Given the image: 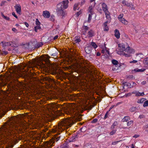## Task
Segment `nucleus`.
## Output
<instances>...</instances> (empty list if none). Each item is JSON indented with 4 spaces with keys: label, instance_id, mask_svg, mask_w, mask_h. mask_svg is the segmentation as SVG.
<instances>
[{
    "label": "nucleus",
    "instance_id": "obj_46",
    "mask_svg": "<svg viewBox=\"0 0 148 148\" xmlns=\"http://www.w3.org/2000/svg\"><path fill=\"white\" fill-rule=\"evenodd\" d=\"M133 76L132 75H130L128 76H127V78L128 79H130L132 78H133Z\"/></svg>",
    "mask_w": 148,
    "mask_h": 148
},
{
    "label": "nucleus",
    "instance_id": "obj_63",
    "mask_svg": "<svg viewBox=\"0 0 148 148\" xmlns=\"http://www.w3.org/2000/svg\"><path fill=\"white\" fill-rule=\"evenodd\" d=\"M12 30L14 32H16L17 31V30L15 28H13L12 29Z\"/></svg>",
    "mask_w": 148,
    "mask_h": 148
},
{
    "label": "nucleus",
    "instance_id": "obj_2",
    "mask_svg": "<svg viewBox=\"0 0 148 148\" xmlns=\"http://www.w3.org/2000/svg\"><path fill=\"white\" fill-rule=\"evenodd\" d=\"M68 0H65L57 5L56 12L58 16L62 17L64 16L66 13L64 11V10L68 8Z\"/></svg>",
    "mask_w": 148,
    "mask_h": 148
},
{
    "label": "nucleus",
    "instance_id": "obj_40",
    "mask_svg": "<svg viewBox=\"0 0 148 148\" xmlns=\"http://www.w3.org/2000/svg\"><path fill=\"white\" fill-rule=\"evenodd\" d=\"M123 14H120L118 17V19L119 18H121V19H123L122 18L123 17Z\"/></svg>",
    "mask_w": 148,
    "mask_h": 148
},
{
    "label": "nucleus",
    "instance_id": "obj_30",
    "mask_svg": "<svg viewBox=\"0 0 148 148\" xmlns=\"http://www.w3.org/2000/svg\"><path fill=\"white\" fill-rule=\"evenodd\" d=\"M1 16L3 17L5 19V20H8V21L9 20H10L9 17H8V16H5L4 15V14L3 13H1Z\"/></svg>",
    "mask_w": 148,
    "mask_h": 148
},
{
    "label": "nucleus",
    "instance_id": "obj_1",
    "mask_svg": "<svg viewBox=\"0 0 148 148\" xmlns=\"http://www.w3.org/2000/svg\"><path fill=\"white\" fill-rule=\"evenodd\" d=\"M76 114L75 113V115L73 120L70 119L63 120L62 121V126L64 127L65 128L68 129L74 123L75 121H81L82 120L81 115L79 114Z\"/></svg>",
    "mask_w": 148,
    "mask_h": 148
},
{
    "label": "nucleus",
    "instance_id": "obj_13",
    "mask_svg": "<svg viewBox=\"0 0 148 148\" xmlns=\"http://www.w3.org/2000/svg\"><path fill=\"white\" fill-rule=\"evenodd\" d=\"M50 13L47 11H44L43 12V15L44 17L49 18L50 16Z\"/></svg>",
    "mask_w": 148,
    "mask_h": 148
},
{
    "label": "nucleus",
    "instance_id": "obj_28",
    "mask_svg": "<svg viewBox=\"0 0 148 148\" xmlns=\"http://www.w3.org/2000/svg\"><path fill=\"white\" fill-rule=\"evenodd\" d=\"M60 136H59V137L56 138L55 137L53 138V140H52L51 141V143H54L55 142L54 140H56V141H57L58 140H59L60 139Z\"/></svg>",
    "mask_w": 148,
    "mask_h": 148
},
{
    "label": "nucleus",
    "instance_id": "obj_21",
    "mask_svg": "<svg viewBox=\"0 0 148 148\" xmlns=\"http://www.w3.org/2000/svg\"><path fill=\"white\" fill-rule=\"evenodd\" d=\"M143 62L144 64L148 66V57L144 58Z\"/></svg>",
    "mask_w": 148,
    "mask_h": 148
},
{
    "label": "nucleus",
    "instance_id": "obj_5",
    "mask_svg": "<svg viewBox=\"0 0 148 148\" xmlns=\"http://www.w3.org/2000/svg\"><path fill=\"white\" fill-rule=\"evenodd\" d=\"M40 22L39 21L38 19H36V25L34 27V30L36 32H38V30L40 29H41L40 26Z\"/></svg>",
    "mask_w": 148,
    "mask_h": 148
},
{
    "label": "nucleus",
    "instance_id": "obj_32",
    "mask_svg": "<svg viewBox=\"0 0 148 148\" xmlns=\"http://www.w3.org/2000/svg\"><path fill=\"white\" fill-rule=\"evenodd\" d=\"M121 104L120 102H119L117 104H116V105H114L112 106L110 108L109 111H110L111 109H112L114 107V106L116 107L119 104Z\"/></svg>",
    "mask_w": 148,
    "mask_h": 148
},
{
    "label": "nucleus",
    "instance_id": "obj_4",
    "mask_svg": "<svg viewBox=\"0 0 148 148\" xmlns=\"http://www.w3.org/2000/svg\"><path fill=\"white\" fill-rule=\"evenodd\" d=\"M118 46L119 48V49L121 51H125V52H127L130 48V47L128 46L127 48L125 49V45L122 43L119 44Z\"/></svg>",
    "mask_w": 148,
    "mask_h": 148
},
{
    "label": "nucleus",
    "instance_id": "obj_14",
    "mask_svg": "<svg viewBox=\"0 0 148 148\" xmlns=\"http://www.w3.org/2000/svg\"><path fill=\"white\" fill-rule=\"evenodd\" d=\"M34 75V74L29 72H26L24 73V76L26 77H31Z\"/></svg>",
    "mask_w": 148,
    "mask_h": 148
},
{
    "label": "nucleus",
    "instance_id": "obj_50",
    "mask_svg": "<svg viewBox=\"0 0 148 148\" xmlns=\"http://www.w3.org/2000/svg\"><path fill=\"white\" fill-rule=\"evenodd\" d=\"M12 14L16 18H18V16L16 15L15 13L14 12H13L12 13Z\"/></svg>",
    "mask_w": 148,
    "mask_h": 148
},
{
    "label": "nucleus",
    "instance_id": "obj_54",
    "mask_svg": "<svg viewBox=\"0 0 148 148\" xmlns=\"http://www.w3.org/2000/svg\"><path fill=\"white\" fill-rule=\"evenodd\" d=\"M81 12L80 11H79L76 14V16L77 17H78L79 16L80 14H81Z\"/></svg>",
    "mask_w": 148,
    "mask_h": 148
},
{
    "label": "nucleus",
    "instance_id": "obj_56",
    "mask_svg": "<svg viewBox=\"0 0 148 148\" xmlns=\"http://www.w3.org/2000/svg\"><path fill=\"white\" fill-rule=\"evenodd\" d=\"M97 10L101 14L102 13V10L101 8H97Z\"/></svg>",
    "mask_w": 148,
    "mask_h": 148
},
{
    "label": "nucleus",
    "instance_id": "obj_8",
    "mask_svg": "<svg viewBox=\"0 0 148 148\" xmlns=\"http://www.w3.org/2000/svg\"><path fill=\"white\" fill-rule=\"evenodd\" d=\"M47 67H46V66L45 65L43 64V66L45 67L46 68H47V69H49L50 70H54V69L53 66L49 62L47 64Z\"/></svg>",
    "mask_w": 148,
    "mask_h": 148
},
{
    "label": "nucleus",
    "instance_id": "obj_29",
    "mask_svg": "<svg viewBox=\"0 0 148 148\" xmlns=\"http://www.w3.org/2000/svg\"><path fill=\"white\" fill-rule=\"evenodd\" d=\"M91 45L95 49L97 47V45H96V44L95 42H91Z\"/></svg>",
    "mask_w": 148,
    "mask_h": 148
},
{
    "label": "nucleus",
    "instance_id": "obj_55",
    "mask_svg": "<svg viewBox=\"0 0 148 148\" xmlns=\"http://www.w3.org/2000/svg\"><path fill=\"white\" fill-rule=\"evenodd\" d=\"M75 42L76 43H79V42H80L81 40L80 39H76L75 40Z\"/></svg>",
    "mask_w": 148,
    "mask_h": 148
},
{
    "label": "nucleus",
    "instance_id": "obj_31",
    "mask_svg": "<svg viewBox=\"0 0 148 148\" xmlns=\"http://www.w3.org/2000/svg\"><path fill=\"white\" fill-rule=\"evenodd\" d=\"M67 145L66 143H64L61 146V148H67Z\"/></svg>",
    "mask_w": 148,
    "mask_h": 148
},
{
    "label": "nucleus",
    "instance_id": "obj_33",
    "mask_svg": "<svg viewBox=\"0 0 148 148\" xmlns=\"http://www.w3.org/2000/svg\"><path fill=\"white\" fill-rule=\"evenodd\" d=\"M147 106H148V100H146L144 102L143 106L145 107Z\"/></svg>",
    "mask_w": 148,
    "mask_h": 148
},
{
    "label": "nucleus",
    "instance_id": "obj_48",
    "mask_svg": "<svg viewBox=\"0 0 148 148\" xmlns=\"http://www.w3.org/2000/svg\"><path fill=\"white\" fill-rule=\"evenodd\" d=\"M108 112H106V113L104 117V119H106L108 117Z\"/></svg>",
    "mask_w": 148,
    "mask_h": 148
},
{
    "label": "nucleus",
    "instance_id": "obj_22",
    "mask_svg": "<svg viewBox=\"0 0 148 148\" xmlns=\"http://www.w3.org/2000/svg\"><path fill=\"white\" fill-rule=\"evenodd\" d=\"M77 136V135L75 134L74 136H73L69 139L70 142H73L75 141V139Z\"/></svg>",
    "mask_w": 148,
    "mask_h": 148
},
{
    "label": "nucleus",
    "instance_id": "obj_9",
    "mask_svg": "<svg viewBox=\"0 0 148 148\" xmlns=\"http://www.w3.org/2000/svg\"><path fill=\"white\" fill-rule=\"evenodd\" d=\"M106 16L107 20L106 21H109V22H110L111 20V18L110 16V13L108 11L104 12Z\"/></svg>",
    "mask_w": 148,
    "mask_h": 148
},
{
    "label": "nucleus",
    "instance_id": "obj_51",
    "mask_svg": "<svg viewBox=\"0 0 148 148\" xmlns=\"http://www.w3.org/2000/svg\"><path fill=\"white\" fill-rule=\"evenodd\" d=\"M137 61L136 60H133V61H130V63H137Z\"/></svg>",
    "mask_w": 148,
    "mask_h": 148
},
{
    "label": "nucleus",
    "instance_id": "obj_23",
    "mask_svg": "<svg viewBox=\"0 0 148 148\" xmlns=\"http://www.w3.org/2000/svg\"><path fill=\"white\" fill-rule=\"evenodd\" d=\"M5 113V112L3 110L0 109V118L3 116Z\"/></svg>",
    "mask_w": 148,
    "mask_h": 148
},
{
    "label": "nucleus",
    "instance_id": "obj_52",
    "mask_svg": "<svg viewBox=\"0 0 148 148\" xmlns=\"http://www.w3.org/2000/svg\"><path fill=\"white\" fill-rule=\"evenodd\" d=\"M131 5L132 6H130V7L131 8V10H134L135 9L134 7V5H133L132 4H131Z\"/></svg>",
    "mask_w": 148,
    "mask_h": 148
},
{
    "label": "nucleus",
    "instance_id": "obj_12",
    "mask_svg": "<svg viewBox=\"0 0 148 148\" xmlns=\"http://www.w3.org/2000/svg\"><path fill=\"white\" fill-rule=\"evenodd\" d=\"M114 36L117 39H119L120 37V34L119 30L117 29H116L114 30Z\"/></svg>",
    "mask_w": 148,
    "mask_h": 148
},
{
    "label": "nucleus",
    "instance_id": "obj_53",
    "mask_svg": "<svg viewBox=\"0 0 148 148\" xmlns=\"http://www.w3.org/2000/svg\"><path fill=\"white\" fill-rule=\"evenodd\" d=\"M120 141H116V142H113V143H112V145H116Z\"/></svg>",
    "mask_w": 148,
    "mask_h": 148
},
{
    "label": "nucleus",
    "instance_id": "obj_27",
    "mask_svg": "<svg viewBox=\"0 0 148 148\" xmlns=\"http://www.w3.org/2000/svg\"><path fill=\"white\" fill-rule=\"evenodd\" d=\"M145 70V69H134V71H135V72H143Z\"/></svg>",
    "mask_w": 148,
    "mask_h": 148
},
{
    "label": "nucleus",
    "instance_id": "obj_18",
    "mask_svg": "<svg viewBox=\"0 0 148 148\" xmlns=\"http://www.w3.org/2000/svg\"><path fill=\"white\" fill-rule=\"evenodd\" d=\"M94 32L92 30H90L88 32V34L90 37H92L94 36Z\"/></svg>",
    "mask_w": 148,
    "mask_h": 148
},
{
    "label": "nucleus",
    "instance_id": "obj_20",
    "mask_svg": "<svg viewBox=\"0 0 148 148\" xmlns=\"http://www.w3.org/2000/svg\"><path fill=\"white\" fill-rule=\"evenodd\" d=\"M121 65L119 64V65H116L113 66L112 69L114 71L118 69L120 67Z\"/></svg>",
    "mask_w": 148,
    "mask_h": 148
},
{
    "label": "nucleus",
    "instance_id": "obj_44",
    "mask_svg": "<svg viewBox=\"0 0 148 148\" xmlns=\"http://www.w3.org/2000/svg\"><path fill=\"white\" fill-rule=\"evenodd\" d=\"M83 28L86 30L87 31L89 29V27L87 26H84L83 27Z\"/></svg>",
    "mask_w": 148,
    "mask_h": 148
},
{
    "label": "nucleus",
    "instance_id": "obj_57",
    "mask_svg": "<svg viewBox=\"0 0 148 148\" xmlns=\"http://www.w3.org/2000/svg\"><path fill=\"white\" fill-rule=\"evenodd\" d=\"M127 3L126 1L125 0L123 1L122 2V4L124 5H126Z\"/></svg>",
    "mask_w": 148,
    "mask_h": 148
},
{
    "label": "nucleus",
    "instance_id": "obj_45",
    "mask_svg": "<svg viewBox=\"0 0 148 148\" xmlns=\"http://www.w3.org/2000/svg\"><path fill=\"white\" fill-rule=\"evenodd\" d=\"M97 121V119H94L91 122L92 123H96Z\"/></svg>",
    "mask_w": 148,
    "mask_h": 148
},
{
    "label": "nucleus",
    "instance_id": "obj_47",
    "mask_svg": "<svg viewBox=\"0 0 148 148\" xmlns=\"http://www.w3.org/2000/svg\"><path fill=\"white\" fill-rule=\"evenodd\" d=\"M89 12L90 14H92V8L91 7H90L89 8Z\"/></svg>",
    "mask_w": 148,
    "mask_h": 148
},
{
    "label": "nucleus",
    "instance_id": "obj_35",
    "mask_svg": "<svg viewBox=\"0 0 148 148\" xmlns=\"http://www.w3.org/2000/svg\"><path fill=\"white\" fill-rule=\"evenodd\" d=\"M10 42H5L3 44V45L5 46H12V45L10 43Z\"/></svg>",
    "mask_w": 148,
    "mask_h": 148
},
{
    "label": "nucleus",
    "instance_id": "obj_19",
    "mask_svg": "<svg viewBox=\"0 0 148 148\" xmlns=\"http://www.w3.org/2000/svg\"><path fill=\"white\" fill-rule=\"evenodd\" d=\"M130 119V117L129 116H125L122 119L123 122H127Z\"/></svg>",
    "mask_w": 148,
    "mask_h": 148
},
{
    "label": "nucleus",
    "instance_id": "obj_38",
    "mask_svg": "<svg viewBox=\"0 0 148 148\" xmlns=\"http://www.w3.org/2000/svg\"><path fill=\"white\" fill-rule=\"evenodd\" d=\"M116 122H114L112 125L111 128L112 129H114L115 127V126H116Z\"/></svg>",
    "mask_w": 148,
    "mask_h": 148
},
{
    "label": "nucleus",
    "instance_id": "obj_36",
    "mask_svg": "<svg viewBox=\"0 0 148 148\" xmlns=\"http://www.w3.org/2000/svg\"><path fill=\"white\" fill-rule=\"evenodd\" d=\"M91 14H89L88 17V22H90V21H91L92 18V16L91 15Z\"/></svg>",
    "mask_w": 148,
    "mask_h": 148
},
{
    "label": "nucleus",
    "instance_id": "obj_6",
    "mask_svg": "<svg viewBox=\"0 0 148 148\" xmlns=\"http://www.w3.org/2000/svg\"><path fill=\"white\" fill-rule=\"evenodd\" d=\"M109 21H106L103 24L102 26H103V30L105 31H108L109 30V28L107 24L109 23Z\"/></svg>",
    "mask_w": 148,
    "mask_h": 148
},
{
    "label": "nucleus",
    "instance_id": "obj_26",
    "mask_svg": "<svg viewBox=\"0 0 148 148\" xmlns=\"http://www.w3.org/2000/svg\"><path fill=\"white\" fill-rule=\"evenodd\" d=\"M112 63L115 66L116 65H118L119 64H118V62L117 60H112Z\"/></svg>",
    "mask_w": 148,
    "mask_h": 148
},
{
    "label": "nucleus",
    "instance_id": "obj_34",
    "mask_svg": "<svg viewBox=\"0 0 148 148\" xmlns=\"http://www.w3.org/2000/svg\"><path fill=\"white\" fill-rule=\"evenodd\" d=\"M133 121L132 120L128 121L127 123V125L128 126H130L133 123Z\"/></svg>",
    "mask_w": 148,
    "mask_h": 148
},
{
    "label": "nucleus",
    "instance_id": "obj_24",
    "mask_svg": "<svg viewBox=\"0 0 148 148\" xmlns=\"http://www.w3.org/2000/svg\"><path fill=\"white\" fill-rule=\"evenodd\" d=\"M146 99L143 98L138 99L137 101V102L138 103H142Z\"/></svg>",
    "mask_w": 148,
    "mask_h": 148
},
{
    "label": "nucleus",
    "instance_id": "obj_62",
    "mask_svg": "<svg viewBox=\"0 0 148 148\" xmlns=\"http://www.w3.org/2000/svg\"><path fill=\"white\" fill-rule=\"evenodd\" d=\"M146 81H143L141 82L142 84L143 85L145 84H146Z\"/></svg>",
    "mask_w": 148,
    "mask_h": 148
},
{
    "label": "nucleus",
    "instance_id": "obj_25",
    "mask_svg": "<svg viewBox=\"0 0 148 148\" xmlns=\"http://www.w3.org/2000/svg\"><path fill=\"white\" fill-rule=\"evenodd\" d=\"M136 110V107L132 106L130 108L129 110L131 112H134Z\"/></svg>",
    "mask_w": 148,
    "mask_h": 148
},
{
    "label": "nucleus",
    "instance_id": "obj_43",
    "mask_svg": "<svg viewBox=\"0 0 148 148\" xmlns=\"http://www.w3.org/2000/svg\"><path fill=\"white\" fill-rule=\"evenodd\" d=\"M121 22L125 25H126L127 23V21L125 19L123 20V21Z\"/></svg>",
    "mask_w": 148,
    "mask_h": 148
},
{
    "label": "nucleus",
    "instance_id": "obj_3",
    "mask_svg": "<svg viewBox=\"0 0 148 148\" xmlns=\"http://www.w3.org/2000/svg\"><path fill=\"white\" fill-rule=\"evenodd\" d=\"M11 129L9 125L6 124L0 129V134L5 135H10L12 134Z\"/></svg>",
    "mask_w": 148,
    "mask_h": 148
},
{
    "label": "nucleus",
    "instance_id": "obj_15",
    "mask_svg": "<svg viewBox=\"0 0 148 148\" xmlns=\"http://www.w3.org/2000/svg\"><path fill=\"white\" fill-rule=\"evenodd\" d=\"M133 93L135 94L136 96L137 97L140 96H143L144 95V92L140 93L139 92H133Z\"/></svg>",
    "mask_w": 148,
    "mask_h": 148
},
{
    "label": "nucleus",
    "instance_id": "obj_41",
    "mask_svg": "<svg viewBox=\"0 0 148 148\" xmlns=\"http://www.w3.org/2000/svg\"><path fill=\"white\" fill-rule=\"evenodd\" d=\"M61 106L60 105H55L53 106L54 108H60Z\"/></svg>",
    "mask_w": 148,
    "mask_h": 148
},
{
    "label": "nucleus",
    "instance_id": "obj_10",
    "mask_svg": "<svg viewBox=\"0 0 148 148\" xmlns=\"http://www.w3.org/2000/svg\"><path fill=\"white\" fill-rule=\"evenodd\" d=\"M102 7L103 10L104 12L108 11V10L107 6L105 3H102Z\"/></svg>",
    "mask_w": 148,
    "mask_h": 148
},
{
    "label": "nucleus",
    "instance_id": "obj_42",
    "mask_svg": "<svg viewBox=\"0 0 148 148\" xmlns=\"http://www.w3.org/2000/svg\"><path fill=\"white\" fill-rule=\"evenodd\" d=\"M78 5L77 4H75L74 6L73 7V10H75L77 9V7Z\"/></svg>",
    "mask_w": 148,
    "mask_h": 148
},
{
    "label": "nucleus",
    "instance_id": "obj_64",
    "mask_svg": "<svg viewBox=\"0 0 148 148\" xmlns=\"http://www.w3.org/2000/svg\"><path fill=\"white\" fill-rule=\"evenodd\" d=\"M58 35L54 37L53 39L54 40H56L58 38Z\"/></svg>",
    "mask_w": 148,
    "mask_h": 148
},
{
    "label": "nucleus",
    "instance_id": "obj_37",
    "mask_svg": "<svg viewBox=\"0 0 148 148\" xmlns=\"http://www.w3.org/2000/svg\"><path fill=\"white\" fill-rule=\"evenodd\" d=\"M116 131V130H113L112 131H111L110 133V134L111 135H112L114 134Z\"/></svg>",
    "mask_w": 148,
    "mask_h": 148
},
{
    "label": "nucleus",
    "instance_id": "obj_39",
    "mask_svg": "<svg viewBox=\"0 0 148 148\" xmlns=\"http://www.w3.org/2000/svg\"><path fill=\"white\" fill-rule=\"evenodd\" d=\"M58 52H55V53H52V54H51V56L54 57H56V58L57 57V54H58Z\"/></svg>",
    "mask_w": 148,
    "mask_h": 148
},
{
    "label": "nucleus",
    "instance_id": "obj_58",
    "mask_svg": "<svg viewBox=\"0 0 148 148\" xmlns=\"http://www.w3.org/2000/svg\"><path fill=\"white\" fill-rule=\"evenodd\" d=\"M130 5H131V4H130V3H128L127 2V3L125 5H126L128 7L130 6Z\"/></svg>",
    "mask_w": 148,
    "mask_h": 148
},
{
    "label": "nucleus",
    "instance_id": "obj_59",
    "mask_svg": "<svg viewBox=\"0 0 148 148\" xmlns=\"http://www.w3.org/2000/svg\"><path fill=\"white\" fill-rule=\"evenodd\" d=\"M25 25H26V26L27 27H28L29 26V24H28V23H27V22H25Z\"/></svg>",
    "mask_w": 148,
    "mask_h": 148
},
{
    "label": "nucleus",
    "instance_id": "obj_17",
    "mask_svg": "<svg viewBox=\"0 0 148 148\" xmlns=\"http://www.w3.org/2000/svg\"><path fill=\"white\" fill-rule=\"evenodd\" d=\"M43 45V44L42 42H39L38 43H37L36 45H35V47L36 48H38L39 47H41Z\"/></svg>",
    "mask_w": 148,
    "mask_h": 148
},
{
    "label": "nucleus",
    "instance_id": "obj_60",
    "mask_svg": "<svg viewBox=\"0 0 148 148\" xmlns=\"http://www.w3.org/2000/svg\"><path fill=\"white\" fill-rule=\"evenodd\" d=\"M139 136L138 135L135 134V135H134V136L133 137H134V138H137Z\"/></svg>",
    "mask_w": 148,
    "mask_h": 148
},
{
    "label": "nucleus",
    "instance_id": "obj_16",
    "mask_svg": "<svg viewBox=\"0 0 148 148\" xmlns=\"http://www.w3.org/2000/svg\"><path fill=\"white\" fill-rule=\"evenodd\" d=\"M17 86L19 88H22L24 87L23 85L21 83L18 82L16 84Z\"/></svg>",
    "mask_w": 148,
    "mask_h": 148
},
{
    "label": "nucleus",
    "instance_id": "obj_61",
    "mask_svg": "<svg viewBox=\"0 0 148 148\" xmlns=\"http://www.w3.org/2000/svg\"><path fill=\"white\" fill-rule=\"evenodd\" d=\"M101 54L99 52H97L96 54V56H100Z\"/></svg>",
    "mask_w": 148,
    "mask_h": 148
},
{
    "label": "nucleus",
    "instance_id": "obj_11",
    "mask_svg": "<svg viewBox=\"0 0 148 148\" xmlns=\"http://www.w3.org/2000/svg\"><path fill=\"white\" fill-rule=\"evenodd\" d=\"M85 50L86 53L89 54L92 51V48L90 45L85 48Z\"/></svg>",
    "mask_w": 148,
    "mask_h": 148
},
{
    "label": "nucleus",
    "instance_id": "obj_7",
    "mask_svg": "<svg viewBox=\"0 0 148 148\" xmlns=\"http://www.w3.org/2000/svg\"><path fill=\"white\" fill-rule=\"evenodd\" d=\"M14 8L17 13L20 14L21 12V7L19 4H16Z\"/></svg>",
    "mask_w": 148,
    "mask_h": 148
},
{
    "label": "nucleus",
    "instance_id": "obj_49",
    "mask_svg": "<svg viewBox=\"0 0 148 148\" xmlns=\"http://www.w3.org/2000/svg\"><path fill=\"white\" fill-rule=\"evenodd\" d=\"M145 117V116L143 114L140 115L139 116V118L140 119L144 118Z\"/></svg>",
    "mask_w": 148,
    "mask_h": 148
}]
</instances>
